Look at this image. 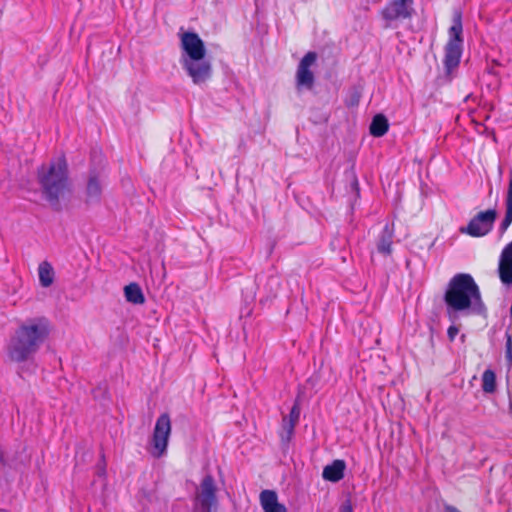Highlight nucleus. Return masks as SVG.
<instances>
[{
    "label": "nucleus",
    "mask_w": 512,
    "mask_h": 512,
    "mask_svg": "<svg viewBox=\"0 0 512 512\" xmlns=\"http://www.w3.org/2000/svg\"><path fill=\"white\" fill-rule=\"evenodd\" d=\"M51 331V322L44 316L20 322L7 344L9 359L16 363L30 360L47 341Z\"/></svg>",
    "instance_id": "nucleus-1"
},
{
    "label": "nucleus",
    "mask_w": 512,
    "mask_h": 512,
    "mask_svg": "<svg viewBox=\"0 0 512 512\" xmlns=\"http://www.w3.org/2000/svg\"><path fill=\"white\" fill-rule=\"evenodd\" d=\"M444 302L449 316L469 310L473 305H482L478 284L468 273H457L448 282Z\"/></svg>",
    "instance_id": "nucleus-2"
},
{
    "label": "nucleus",
    "mask_w": 512,
    "mask_h": 512,
    "mask_svg": "<svg viewBox=\"0 0 512 512\" xmlns=\"http://www.w3.org/2000/svg\"><path fill=\"white\" fill-rule=\"evenodd\" d=\"M37 179L45 199L55 210H60V199L70 192L69 171L64 156L49 165H41L37 170Z\"/></svg>",
    "instance_id": "nucleus-3"
},
{
    "label": "nucleus",
    "mask_w": 512,
    "mask_h": 512,
    "mask_svg": "<svg viewBox=\"0 0 512 512\" xmlns=\"http://www.w3.org/2000/svg\"><path fill=\"white\" fill-rule=\"evenodd\" d=\"M181 48L188 55L189 60L183 61V66L195 84L208 80L211 76V66L208 62L201 61L205 57L204 42L195 32L181 34Z\"/></svg>",
    "instance_id": "nucleus-4"
},
{
    "label": "nucleus",
    "mask_w": 512,
    "mask_h": 512,
    "mask_svg": "<svg viewBox=\"0 0 512 512\" xmlns=\"http://www.w3.org/2000/svg\"><path fill=\"white\" fill-rule=\"evenodd\" d=\"M462 33V15L460 12H456L453 16L452 25L448 31L449 40L445 45L443 63L447 73H451L453 69L459 66L463 46Z\"/></svg>",
    "instance_id": "nucleus-5"
},
{
    "label": "nucleus",
    "mask_w": 512,
    "mask_h": 512,
    "mask_svg": "<svg viewBox=\"0 0 512 512\" xmlns=\"http://www.w3.org/2000/svg\"><path fill=\"white\" fill-rule=\"evenodd\" d=\"M217 505V486L213 476L207 474L196 490L193 512H213Z\"/></svg>",
    "instance_id": "nucleus-6"
},
{
    "label": "nucleus",
    "mask_w": 512,
    "mask_h": 512,
    "mask_svg": "<svg viewBox=\"0 0 512 512\" xmlns=\"http://www.w3.org/2000/svg\"><path fill=\"white\" fill-rule=\"evenodd\" d=\"M496 219L495 208L480 211L470 219L466 227L460 228V232L474 238L484 237L492 231Z\"/></svg>",
    "instance_id": "nucleus-7"
},
{
    "label": "nucleus",
    "mask_w": 512,
    "mask_h": 512,
    "mask_svg": "<svg viewBox=\"0 0 512 512\" xmlns=\"http://www.w3.org/2000/svg\"><path fill=\"white\" fill-rule=\"evenodd\" d=\"M171 429L172 426L169 414H161L156 420L151 440L152 447L150 453L153 457L160 458L165 454Z\"/></svg>",
    "instance_id": "nucleus-8"
},
{
    "label": "nucleus",
    "mask_w": 512,
    "mask_h": 512,
    "mask_svg": "<svg viewBox=\"0 0 512 512\" xmlns=\"http://www.w3.org/2000/svg\"><path fill=\"white\" fill-rule=\"evenodd\" d=\"M316 60L317 54L313 51L306 53L300 60L296 71V87L298 90L302 88L310 90L313 88L315 77L310 68L315 64Z\"/></svg>",
    "instance_id": "nucleus-9"
},
{
    "label": "nucleus",
    "mask_w": 512,
    "mask_h": 512,
    "mask_svg": "<svg viewBox=\"0 0 512 512\" xmlns=\"http://www.w3.org/2000/svg\"><path fill=\"white\" fill-rule=\"evenodd\" d=\"M413 0H391L381 11L382 17L386 21H395L399 19H409L413 15Z\"/></svg>",
    "instance_id": "nucleus-10"
},
{
    "label": "nucleus",
    "mask_w": 512,
    "mask_h": 512,
    "mask_svg": "<svg viewBox=\"0 0 512 512\" xmlns=\"http://www.w3.org/2000/svg\"><path fill=\"white\" fill-rule=\"evenodd\" d=\"M394 238V228L390 224H385L376 243L378 253L387 257L392 254Z\"/></svg>",
    "instance_id": "nucleus-11"
},
{
    "label": "nucleus",
    "mask_w": 512,
    "mask_h": 512,
    "mask_svg": "<svg viewBox=\"0 0 512 512\" xmlns=\"http://www.w3.org/2000/svg\"><path fill=\"white\" fill-rule=\"evenodd\" d=\"M102 195V185L100 178L96 172H90L86 191H85V202L87 204L99 202Z\"/></svg>",
    "instance_id": "nucleus-12"
},
{
    "label": "nucleus",
    "mask_w": 512,
    "mask_h": 512,
    "mask_svg": "<svg viewBox=\"0 0 512 512\" xmlns=\"http://www.w3.org/2000/svg\"><path fill=\"white\" fill-rule=\"evenodd\" d=\"M260 503L264 512H288L286 507L278 502V497L273 490H263L260 493Z\"/></svg>",
    "instance_id": "nucleus-13"
},
{
    "label": "nucleus",
    "mask_w": 512,
    "mask_h": 512,
    "mask_svg": "<svg viewBox=\"0 0 512 512\" xmlns=\"http://www.w3.org/2000/svg\"><path fill=\"white\" fill-rule=\"evenodd\" d=\"M346 463L344 460L336 459L331 464L326 465L322 471V477L326 481L333 483L339 482L344 478Z\"/></svg>",
    "instance_id": "nucleus-14"
},
{
    "label": "nucleus",
    "mask_w": 512,
    "mask_h": 512,
    "mask_svg": "<svg viewBox=\"0 0 512 512\" xmlns=\"http://www.w3.org/2000/svg\"><path fill=\"white\" fill-rule=\"evenodd\" d=\"M512 224V177L509 180L505 197V215L499 225V233L503 235Z\"/></svg>",
    "instance_id": "nucleus-15"
},
{
    "label": "nucleus",
    "mask_w": 512,
    "mask_h": 512,
    "mask_svg": "<svg viewBox=\"0 0 512 512\" xmlns=\"http://www.w3.org/2000/svg\"><path fill=\"white\" fill-rule=\"evenodd\" d=\"M389 129L387 118L383 114H377L373 117L369 127V132L374 137L384 136Z\"/></svg>",
    "instance_id": "nucleus-16"
},
{
    "label": "nucleus",
    "mask_w": 512,
    "mask_h": 512,
    "mask_svg": "<svg viewBox=\"0 0 512 512\" xmlns=\"http://www.w3.org/2000/svg\"><path fill=\"white\" fill-rule=\"evenodd\" d=\"M124 295L128 302L136 305L143 304L145 297L142 289L137 283H130L124 287Z\"/></svg>",
    "instance_id": "nucleus-17"
},
{
    "label": "nucleus",
    "mask_w": 512,
    "mask_h": 512,
    "mask_svg": "<svg viewBox=\"0 0 512 512\" xmlns=\"http://www.w3.org/2000/svg\"><path fill=\"white\" fill-rule=\"evenodd\" d=\"M38 275L42 287L47 288L52 285L54 281V270L49 262L43 261L39 264Z\"/></svg>",
    "instance_id": "nucleus-18"
},
{
    "label": "nucleus",
    "mask_w": 512,
    "mask_h": 512,
    "mask_svg": "<svg viewBox=\"0 0 512 512\" xmlns=\"http://www.w3.org/2000/svg\"><path fill=\"white\" fill-rule=\"evenodd\" d=\"M498 273L504 285L512 284V261L500 257Z\"/></svg>",
    "instance_id": "nucleus-19"
},
{
    "label": "nucleus",
    "mask_w": 512,
    "mask_h": 512,
    "mask_svg": "<svg viewBox=\"0 0 512 512\" xmlns=\"http://www.w3.org/2000/svg\"><path fill=\"white\" fill-rule=\"evenodd\" d=\"M482 390L484 393L492 394L496 391V374L492 369H486L481 377Z\"/></svg>",
    "instance_id": "nucleus-20"
},
{
    "label": "nucleus",
    "mask_w": 512,
    "mask_h": 512,
    "mask_svg": "<svg viewBox=\"0 0 512 512\" xmlns=\"http://www.w3.org/2000/svg\"><path fill=\"white\" fill-rule=\"evenodd\" d=\"M296 424H293L291 421L283 420L281 422V430L279 431V437L281 442L284 444L289 443L291 440Z\"/></svg>",
    "instance_id": "nucleus-21"
},
{
    "label": "nucleus",
    "mask_w": 512,
    "mask_h": 512,
    "mask_svg": "<svg viewBox=\"0 0 512 512\" xmlns=\"http://www.w3.org/2000/svg\"><path fill=\"white\" fill-rule=\"evenodd\" d=\"M506 344H505V359L509 366L512 365V335L506 332Z\"/></svg>",
    "instance_id": "nucleus-22"
},
{
    "label": "nucleus",
    "mask_w": 512,
    "mask_h": 512,
    "mask_svg": "<svg viewBox=\"0 0 512 512\" xmlns=\"http://www.w3.org/2000/svg\"><path fill=\"white\" fill-rule=\"evenodd\" d=\"M299 417H300V409H299L298 405L295 404L291 408L289 415L288 416H284L282 419L283 420H287V421H291L293 424L297 425V423L299 421Z\"/></svg>",
    "instance_id": "nucleus-23"
},
{
    "label": "nucleus",
    "mask_w": 512,
    "mask_h": 512,
    "mask_svg": "<svg viewBox=\"0 0 512 512\" xmlns=\"http://www.w3.org/2000/svg\"><path fill=\"white\" fill-rule=\"evenodd\" d=\"M500 257L512 261V241L503 248Z\"/></svg>",
    "instance_id": "nucleus-24"
},
{
    "label": "nucleus",
    "mask_w": 512,
    "mask_h": 512,
    "mask_svg": "<svg viewBox=\"0 0 512 512\" xmlns=\"http://www.w3.org/2000/svg\"><path fill=\"white\" fill-rule=\"evenodd\" d=\"M458 332H459V329L455 325H451L447 329V336H448V338H449V340L451 342L454 341V339L457 336Z\"/></svg>",
    "instance_id": "nucleus-25"
},
{
    "label": "nucleus",
    "mask_w": 512,
    "mask_h": 512,
    "mask_svg": "<svg viewBox=\"0 0 512 512\" xmlns=\"http://www.w3.org/2000/svg\"><path fill=\"white\" fill-rule=\"evenodd\" d=\"M339 512H353V507L350 501H346L340 507Z\"/></svg>",
    "instance_id": "nucleus-26"
},
{
    "label": "nucleus",
    "mask_w": 512,
    "mask_h": 512,
    "mask_svg": "<svg viewBox=\"0 0 512 512\" xmlns=\"http://www.w3.org/2000/svg\"><path fill=\"white\" fill-rule=\"evenodd\" d=\"M444 511H445V512H462V511H461V510H459L457 507L452 506V505H445V507H444Z\"/></svg>",
    "instance_id": "nucleus-27"
},
{
    "label": "nucleus",
    "mask_w": 512,
    "mask_h": 512,
    "mask_svg": "<svg viewBox=\"0 0 512 512\" xmlns=\"http://www.w3.org/2000/svg\"><path fill=\"white\" fill-rule=\"evenodd\" d=\"M509 411H510V414L512 417V399H510V402H509Z\"/></svg>",
    "instance_id": "nucleus-28"
},
{
    "label": "nucleus",
    "mask_w": 512,
    "mask_h": 512,
    "mask_svg": "<svg viewBox=\"0 0 512 512\" xmlns=\"http://www.w3.org/2000/svg\"><path fill=\"white\" fill-rule=\"evenodd\" d=\"M355 186H358V181L355 179V182H354Z\"/></svg>",
    "instance_id": "nucleus-29"
}]
</instances>
